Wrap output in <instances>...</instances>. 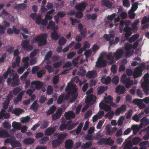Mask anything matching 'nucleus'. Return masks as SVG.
<instances>
[{
    "label": "nucleus",
    "mask_w": 149,
    "mask_h": 149,
    "mask_svg": "<svg viewBox=\"0 0 149 149\" xmlns=\"http://www.w3.org/2000/svg\"><path fill=\"white\" fill-rule=\"evenodd\" d=\"M47 34L42 33L33 38V42L35 43L37 42L38 46L41 47L45 45L47 43Z\"/></svg>",
    "instance_id": "f257e3e1"
},
{
    "label": "nucleus",
    "mask_w": 149,
    "mask_h": 149,
    "mask_svg": "<svg viewBox=\"0 0 149 149\" xmlns=\"http://www.w3.org/2000/svg\"><path fill=\"white\" fill-rule=\"evenodd\" d=\"M144 81L141 84L142 87L143 88V90L146 95L149 94V74L147 73L143 76Z\"/></svg>",
    "instance_id": "f03ea898"
},
{
    "label": "nucleus",
    "mask_w": 149,
    "mask_h": 149,
    "mask_svg": "<svg viewBox=\"0 0 149 149\" xmlns=\"http://www.w3.org/2000/svg\"><path fill=\"white\" fill-rule=\"evenodd\" d=\"M121 81L126 88H129L134 84L133 81L131 79L130 77H127V75L125 74H123L122 75Z\"/></svg>",
    "instance_id": "7ed1b4c3"
},
{
    "label": "nucleus",
    "mask_w": 149,
    "mask_h": 149,
    "mask_svg": "<svg viewBox=\"0 0 149 149\" xmlns=\"http://www.w3.org/2000/svg\"><path fill=\"white\" fill-rule=\"evenodd\" d=\"M7 82L8 85L11 84L13 86H18L20 84L19 77L17 74H14L12 79L10 77L8 78Z\"/></svg>",
    "instance_id": "20e7f679"
},
{
    "label": "nucleus",
    "mask_w": 149,
    "mask_h": 149,
    "mask_svg": "<svg viewBox=\"0 0 149 149\" xmlns=\"http://www.w3.org/2000/svg\"><path fill=\"white\" fill-rule=\"evenodd\" d=\"M96 99V96L93 94L87 95L86 103L89 106H91L95 103Z\"/></svg>",
    "instance_id": "39448f33"
},
{
    "label": "nucleus",
    "mask_w": 149,
    "mask_h": 149,
    "mask_svg": "<svg viewBox=\"0 0 149 149\" xmlns=\"http://www.w3.org/2000/svg\"><path fill=\"white\" fill-rule=\"evenodd\" d=\"M76 87V86L74 84L68 85L65 88V90L68 91V92L72 95L75 94L77 91V88Z\"/></svg>",
    "instance_id": "423d86ee"
},
{
    "label": "nucleus",
    "mask_w": 149,
    "mask_h": 149,
    "mask_svg": "<svg viewBox=\"0 0 149 149\" xmlns=\"http://www.w3.org/2000/svg\"><path fill=\"white\" fill-rule=\"evenodd\" d=\"M125 26L123 29V31L125 32L124 36L126 39L130 36L132 34V28L127 24H125Z\"/></svg>",
    "instance_id": "0eeeda50"
},
{
    "label": "nucleus",
    "mask_w": 149,
    "mask_h": 149,
    "mask_svg": "<svg viewBox=\"0 0 149 149\" xmlns=\"http://www.w3.org/2000/svg\"><path fill=\"white\" fill-rule=\"evenodd\" d=\"M142 68L141 66L137 67L134 72L133 75L134 78H136L141 76L142 75Z\"/></svg>",
    "instance_id": "6e6552de"
},
{
    "label": "nucleus",
    "mask_w": 149,
    "mask_h": 149,
    "mask_svg": "<svg viewBox=\"0 0 149 149\" xmlns=\"http://www.w3.org/2000/svg\"><path fill=\"white\" fill-rule=\"evenodd\" d=\"M88 4L85 2L80 3L75 6V8L77 10L82 12L86 8Z\"/></svg>",
    "instance_id": "1a4fd4ad"
},
{
    "label": "nucleus",
    "mask_w": 149,
    "mask_h": 149,
    "mask_svg": "<svg viewBox=\"0 0 149 149\" xmlns=\"http://www.w3.org/2000/svg\"><path fill=\"white\" fill-rule=\"evenodd\" d=\"M78 29L80 33L83 38L86 37L87 33V29L86 28H83V25L81 23H79L78 25Z\"/></svg>",
    "instance_id": "9d476101"
},
{
    "label": "nucleus",
    "mask_w": 149,
    "mask_h": 149,
    "mask_svg": "<svg viewBox=\"0 0 149 149\" xmlns=\"http://www.w3.org/2000/svg\"><path fill=\"white\" fill-rule=\"evenodd\" d=\"M63 110L62 108L58 109L55 114L52 116V118L53 120H56L59 118L62 114Z\"/></svg>",
    "instance_id": "9b49d317"
},
{
    "label": "nucleus",
    "mask_w": 149,
    "mask_h": 149,
    "mask_svg": "<svg viewBox=\"0 0 149 149\" xmlns=\"http://www.w3.org/2000/svg\"><path fill=\"white\" fill-rule=\"evenodd\" d=\"M124 53L123 49L120 48L118 49L116 52L114 53V56L117 60H118L122 56Z\"/></svg>",
    "instance_id": "f8f14e48"
},
{
    "label": "nucleus",
    "mask_w": 149,
    "mask_h": 149,
    "mask_svg": "<svg viewBox=\"0 0 149 149\" xmlns=\"http://www.w3.org/2000/svg\"><path fill=\"white\" fill-rule=\"evenodd\" d=\"M56 130L55 127H49L47 129L45 132V136H49L52 135L55 132Z\"/></svg>",
    "instance_id": "ddd939ff"
},
{
    "label": "nucleus",
    "mask_w": 149,
    "mask_h": 149,
    "mask_svg": "<svg viewBox=\"0 0 149 149\" xmlns=\"http://www.w3.org/2000/svg\"><path fill=\"white\" fill-rule=\"evenodd\" d=\"M24 93V91H22L19 93L16 98L13 100L14 104L15 105L18 104L19 102L21 101L22 97Z\"/></svg>",
    "instance_id": "4468645a"
},
{
    "label": "nucleus",
    "mask_w": 149,
    "mask_h": 149,
    "mask_svg": "<svg viewBox=\"0 0 149 149\" xmlns=\"http://www.w3.org/2000/svg\"><path fill=\"white\" fill-rule=\"evenodd\" d=\"M95 66L97 68L102 67V52H101L100 57L97 58Z\"/></svg>",
    "instance_id": "2eb2a0df"
},
{
    "label": "nucleus",
    "mask_w": 149,
    "mask_h": 149,
    "mask_svg": "<svg viewBox=\"0 0 149 149\" xmlns=\"http://www.w3.org/2000/svg\"><path fill=\"white\" fill-rule=\"evenodd\" d=\"M65 116L66 119L69 120L71 118H74L75 115L72 111H70L65 113Z\"/></svg>",
    "instance_id": "dca6fc26"
},
{
    "label": "nucleus",
    "mask_w": 149,
    "mask_h": 149,
    "mask_svg": "<svg viewBox=\"0 0 149 149\" xmlns=\"http://www.w3.org/2000/svg\"><path fill=\"white\" fill-rule=\"evenodd\" d=\"M31 85H35V88L37 90L40 89L42 86L43 83L42 82L38 81H35L31 82Z\"/></svg>",
    "instance_id": "f3484780"
},
{
    "label": "nucleus",
    "mask_w": 149,
    "mask_h": 149,
    "mask_svg": "<svg viewBox=\"0 0 149 149\" xmlns=\"http://www.w3.org/2000/svg\"><path fill=\"white\" fill-rule=\"evenodd\" d=\"M114 141L111 137L108 138H103V144L111 146L113 144Z\"/></svg>",
    "instance_id": "a211bd4d"
},
{
    "label": "nucleus",
    "mask_w": 149,
    "mask_h": 149,
    "mask_svg": "<svg viewBox=\"0 0 149 149\" xmlns=\"http://www.w3.org/2000/svg\"><path fill=\"white\" fill-rule=\"evenodd\" d=\"M126 109V107L125 105L124 104L122 105L120 107L118 108L116 111L115 114L116 115H119L121 112H125Z\"/></svg>",
    "instance_id": "6ab92c4d"
},
{
    "label": "nucleus",
    "mask_w": 149,
    "mask_h": 149,
    "mask_svg": "<svg viewBox=\"0 0 149 149\" xmlns=\"http://www.w3.org/2000/svg\"><path fill=\"white\" fill-rule=\"evenodd\" d=\"M24 109L20 108H15L13 109L12 113L17 116H19L22 113L24 112Z\"/></svg>",
    "instance_id": "aec40b11"
},
{
    "label": "nucleus",
    "mask_w": 149,
    "mask_h": 149,
    "mask_svg": "<svg viewBox=\"0 0 149 149\" xmlns=\"http://www.w3.org/2000/svg\"><path fill=\"white\" fill-rule=\"evenodd\" d=\"M10 136V134L6 130H0V138H5L9 137Z\"/></svg>",
    "instance_id": "412c9836"
},
{
    "label": "nucleus",
    "mask_w": 149,
    "mask_h": 149,
    "mask_svg": "<svg viewBox=\"0 0 149 149\" xmlns=\"http://www.w3.org/2000/svg\"><path fill=\"white\" fill-rule=\"evenodd\" d=\"M126 90L124 86H122L120 85L118 86L116 88V91L117 93H119L120 94H123Z\"/></svg>",
    "instance_id": "4be33fe9"
},
{
    "label": "nucleus",
    "mask_w": 149,
    "mask_h": 149,
    "mask_svg": "<svg viewBox=\"0 0 149 149\" xmlns=\"http://www.w3.org/2000/svg\"><path fill=\"white\" fill-rule=\"evenodd\" d=\"M73 143L71 139H68L65 143V148L67 149H71L72 148Z\"/></svg>",
    "instance_id": "5701e85b"
},
{
    "label": "nucleus",
    "mask_w": 149,
    "mask_h": 149,
    "mask_svg": "<svg viewBox=\"0 0 149 149\" xmlns=\"http://www.w3.org/2000/svg\"><path fill=\"white\" fill-rule=\"evenodd\" d=\"M102 116V111H101L93 117V122H96L99 119L101 118Z\"/></svg>",
    "instance_id": "b1692460"
},
{
    "label": "nucleus",
    "mask_w": 149,
    "mask_h": 149,
    "mask_svg": "<svg viewBox=\"0 0 149 149\" xmlns=\"http://www.w3.org/2000/svg\"><path fill=\"white\" fill-rule=\"evenodd\" d=\"M67 135L68 134L66 133L59 134L57 136V139L62 143L64 141V139Z\"/></svg>",
    "instance_id": "393cba45"
},
{
    "label": "nucleus",
    "mask_w": 149,
    "mask_h": 149,
    "mask_svg": "<svg viewBox=\"0 0 149 149\" xmlns=\"http://www.w3.org/2000/svg\"><path fill=\"white\" fill-rule=\"evenodd\" d=\"M96 74V70L89 71L87 72L86 76L91 79L95 77Z\"/></svg>",
    "instance_id": "a878e982"
},
{
    "label": "nucleus",
    "mask_w": 149,
    "mask_h": 149,
    "mask_svg": "<svg viewBox=\"0 0 149 149\" xmlns=\"http://www.w3.org/2000/svg\"><path fill=\"white\" fill-rule=\"evenodd\" d=\"M34 141V139L29 137L24 139L23 142L26 145H30L33 143Z\"/></svg>",
    "instance_id": "bb28decb"
},
{
    "label": "nucleus",
    "mask_w": 149,
    "mask_h": 149,
    "mask_svg": "<svg viewBox=\"0 0 149 149\" xmlns=\"http://www.w3.org/2000/svg\"><path fill=\"white\" fill-rule=\"evenodd\" d=\"M11 145L13 148H15L17 147H21V143L17 141H13L11 143ZM16 149H22L21 147L19 148H17Z\"/></svg>",
    "instance_id": "cd10ccee"
},
{
    "label": "nucleus",
    "mask_w": 149,
    "mask_h": 149,
    "mask_svg": "<svg viewBox=\"0 0 149 149\" xmlns=\"http://www.w3.org/2000/svg\"><path fill=\"white\" fill-rule=\"evenodd\" d=\"M141 122L140 125V126H143L144 125L145 126L149 124V119L146 118V117H143L141 120Z\"/></svg>",
    "instance_id": "c85d7f7f"
},
{
    "label": "nucleus",
    "mask_w": 149,
    "mask_h": 149,
    "mask_svg": "<svg viewBox=\"0 0 149 149\" xmlns=\"http://www.w3.org/2000/svg\"><path fill=\"white\" fill-rule=\"evenodd\" d=\"M39 107L38 104L37 103V101H35L30 107V108L34 111H36Z\"/></svg>",
    "instance_id": "c756f323"
},
{
    "label": "nucleus",
    "mask_w": 149,
    "mask_h": 149,
    "mask_svg": "<svg viewBox=\"0 0 149 149\" xmlns=\"http://www.w3.org/2000/svg\"><path fill=\"white\" fill-rule=\"evenodd\" d=\"M61 143H62L57 139L53 140L52 142V146L54 148H57Z\"/></svg>",
    "instance_id": "7c9ffc66"
},
{
    "label": "nucleus",
    "mask_w": 149,
    "mask_h": 149,
    "mask_svg": "<svg viewBox=\"0 0 149 149\" xmlns=\"http://www.w3.org/2000/svg\"><path fill=\"white\" fill-rule=\"evenodd\" d=\"M79 70L80 71H78L77 73V75L79 76H81L82 77H84L86 72L85 68L83 66L80 67L79 68Z\"/></svg>",
    "instance_id": "2f4dec72"
},
{
    "label": "nucleus",
    "mask_w": 149,
    "mask_h": 149,
    "mask_svg": "<svg viewBox=\"0 0 149 149\" xmlns=\"http://www.w3.org/2000/svg\"><path fill=\"white\" fill-rule=\"evenodd\" d=\"M113 3L110 1L108 0H103V6H104L109 8H111L112 6Z\"/></svg>",
    "instance_id": "473e14b6"
},
{
    "label": "nucleus",
    "mask_w": 149,
    "mask_h": 149,
    "mask_svg": "<svg viewBox=\"0 0 149 149\" xmlns=\"http://www.w3.org/2000/svg\"><path fill=\"white\" fill-rule=\"evenodd\" d=\"M124 47L126 51H129L133 48V46L132 44H130L129 42H127L124 44Z\"/></svg>",
    "instance_id": "72a5a7b5"
},
{
    "label": "nucleus",
    "mask_w": 149,
    "mask_h": 149,
    "mask_svg": "<svg viewBox=\"0 0 149 149\" xmlns=\"http://www.w3.org/2000/svg\"><path fill=\"white\" fill-rule=\"evenodd\" d=\"M113 98L110 95H108V96H104V97L103 102H104L106 103L109 104L111 101H113Z\"/></svg>",
    "instance_id": "f704fd0d"
},
{
    "label": "nucleus",
    "mask_w": 149,
    "mask_h": 149,
    "mask_svg": "<svg viewBox=\"0 0 149 149\" xmlns=\"http://www.w3.org/2000/svg\"><path fill=\"white\" fill-rule=\"evenodd\" d=\"M139 37V35L138 34H136L133 35L128 40L130 42H133L136 40Z\"/></svg>",
    "instance_id": "c9c22d12"
},
{
    "label": "nucleus",
    "mask_w": 149,
    "mask_h": 149,
    "mask_svg": "<svg viewBox=\"0 0 149 149\" xmlns=\"http://www.w3.org/2000/svg\"><path fill=\"white\" fill-rule=\"evenodd\" d=\"M51 36L52 39L54 40H56L59 38V35L57 31H53L51 33Z\"/></svg>",
    "instance_id": "e433bc0d"
},
{
    "label": "nucleus",
    "mask_w": 149,
    "mask_h": 149,
    "mask_svg": "<svg viewBox=\"0 0 149 149\" xmlns=\"http://www.w3.org/2000/svg\"><path fill=\"white\" fill-rule=\"evenodd\" d=\"M11 74V68L10 67H9L7 70L3 74V76L4 77V78L5 79H6L7 78L8 74L9 75V76L10 77H11V75H10Z\"/></svg>",
    "instance_id": "4c0bfd02"
},
{
    "label": "nucleus",
    "mask_w": 149,
    "mask_h": 149,
    "mask_svg": "<svg viewBox=\"0 0 149 149\" xmlns=\"http://www.w3.org/2000/svg\"><path fill=\"white\" fill-rule=\"evenodd\" d=\"M86 17L88 20L91 19L93 20H94L97 18V15L95 14H87Z\"/></svg>",
    "instance_id": "58836bf2"
},
{
    "label": "nucleus",
    "mask_w": 149,
    "mask_h": 149,
    "mask_svg": "<svg viewBox=\"0 0 149 149\" xmlns=\"http://www.w3.org/2000/svg\"><path fill=\"white\" fill-rule=\"evenodd\" d=\"M56 107L54 106H52L47 111V115H50L53 113L56 110Z\"/></svg>",
    "instance_id": "ea45409f"
},
{
    "label": "nucleus",
    "mask_w": 149,
    "mask_h": 149,
    "mask_svg": "<svg viewBox=\"0 0 149 149\" xmlns=\"http://www.w3.org/2000/svg\"><path fill=\"white\" fill-rule=\"evenodd\" d=\"M83 125V123H81L79 124L77 128L76 129L74 130L76 135H78L79 134Z\"/></svg>",
    "instance_id": "a19ab883"
},
{
    "label": "nucleus",
    "mask_w": 149,
    "mask_h": 149,
    "mask_svg": "<svg viewBox=\"0 0 149 149\" xmlns=\"http://www.w3.org/2000/svg\"><path fill=\"white\" fill-rule=\"evenodd\" d=\"M29 43V42L28 40H23L22 42L21 46L23 49H25L27 47Z\"/></svg>",
    "instance_id": "79ce46f5"
},
{
    "label": "nucleus",
    "mask_w": 149,
    "mask_h": 149,
    "mask_svg": "<svg viewBox=\"0 0 149 149\" xmlns=\"http://www.w3.org/2000/svg\"><path fill=\"white\" fill-rule=\"evenodd\" d=\"M46 70L45 69L40 70L37 73V76L38 77L41 78L43 76V75L46 73Z\"/></svg>",
    "instance_id": "37998d69"
},
{
    "label": "nucleus",
    "mask_w": 149,
    "mask_h": 149,
    "mask_svg": "<svg viewBox=\"0 0 149 149\" xmlns=\"http://www.w3.org/2000/svg\"><path fill=\"white\" fill-rule=\"evenodd\" d=\"M12 126L13 128L17 129L19 130H20L21 128V126L19 123L15 121L12 123Z\"/></svg>",
    "instance_id": "c03bdc74"
},
{
    "label": "nucleus",
    "mask_w": 149,
    "mask_h": 149,
    "mask_svg": "<svg viewBox=\"0 0 149 149\" xmlns=\"http://www.w3.org/2000/svg\"><path fill=\"white\" fill-rule=\"evenodd\" d=\"M142 100L141 99L137 98L134 99L133 100L132 103L134 104L137 105L138 106L140 104L143 103Z\"/></svg>",
    "instance_id": "a18cd8bd"
},
{
    "label": "nucleus",
    "mask_w": 149,
    "mask_h": 149,
    "mask_svg": "<svg viewBox=\"0 0 149 149\" xmlns=\"http://www.w3.org/2000/svg\"><path fill=\"white\" fill-rule=\"evenodd\" d=\"M138 7V3L136 2L132 4L131 9L129 10V12H131V11H135L137 10Z\"/></svg>",
    "instance_id": "49530a36"
},
{
    "label": "nucleus",
    "mask_w": 149,
    "mask_h": 149,
    "mask_svg": "<svg viewBox=\"0 0 149 149\" xmlns=\"http://www.w3.org/2000/svg\"><path fill=\"white\" fill-rule=\"evenodd\" d=\"M49 140V137L47 136H44L40 139L39 142L40 144H44L46 142Z\"/></svg>",
    "instance_id": "de8ad7c7"
},
{
    "label": "nucleus",
    "mask_w": 149,
    "mask_h": 149,
    "mask_svg": "<svg viewBox=\"0 0 149 149\" xmlns=\"http://www.w3.org/2000/svg\"><path fill=\"white\" fill-rule=\"evenodd\" d=\"M66 42V40L64 37H62L59 40L58 43L61 46H63L65 44Z\"/></svg>",
    "instance_id": "09e8293b"
},
{
    "label": "nucleus",
    "mask_w": 149,
    "mask_h": 149,
    "mask_svg": "<svg viewBox=\"0 0 149 149\" xmlns=\"http://www.w3.org/2000/svg\"><path fill=\"white\" fill-rule=\"evenodd\" d=\"M36 23L38 25H40L41 24L42 20V16L40 15H39L37 16L35 19Z\"/></svg>",
    "instance_id": "8fccbe9b"
},
{
    "label": "nucleus",
    "mask_w": 149,
    "mask_h": 149,
    "mask_svg": "<svg viewBox=\"0 0 149 149\" xmlns=\"http://www.w3.org/2000/svg\"><path fill=\"white\" fill-rule=\"evenodd\" d=\"M141 141V139L139 137L133 138L132 139V142L134 145L138 144Z\"/></svg>",
    "instance_id": "3c124183"
},
{
    "label": "nucleus",
    "mask_w": 149,
    "mask_h": 149,
    "mask_svg": "<svg viewBox=\"0 0 149 149\" xmlns=\"http://www.w3.org/2000/svg\"><path fill=\"white\" fill-rule=\"evenodd\" d=\"M132 129L133 130V134L136 135L139 131L136 125H133L132 126Z\"/></svg>",
    "instance_id": "603ef678"
},
{
    "label": "nucleus",
    "mask_w": 149,
    "mask_h": 149,
    "mask_svg": "<svg viewBox=\"0 0 149 149\" xmlns=\"http://www.w3.org/2000/svg\"><path fill=\"white\" fill-rule=\"evenodd\" d=\"M133 146L132 142L130 141L127 142L124 146V149H131Z\"/></svg>",
    "instance_id": "864d4df0"
},
{
    "label": "nucleus",
    "mask_w": 149,
    "mask_h": 149,
    "mask_svg": "<svg viewBox=\"0 0 149 149\" xmlns=\"http://www.w3.org/2000/svg\"><path fill=\"white\" fill-rule=\"evenodd\" d=\"M47 93L48 95H51L53 93V88L50 85L47 87Z\"/></svg>",
    "instance_id": "5fc2aeb1"
},
{
    "label": "nucleus",
    "mask_w": 149,
    "mask_h": 149,
    "mask_svg": "<svg viewBox=\"0 0 149 149\" xmlns=\"http://www.w3.org/2000/svg\"><path fill=\"white\" fill-rule=\"evenodd\" d=\"M84 45L82 47L83 51H85L87 48H89L90 47V44L88 41H84Z\"/></svg>",
    "instance_id": "6e6d98bb"
},
{
    "label": "nucleus",
    "mask_w": 149,
    "mask_h": 149,
    "mask_svg": "<svg viewBox=\"0 0 149 149\" xmlns=\"http://www.w3.org/2000/svg\"><path fill=\"white\" fill-rule=\"evenodd\" d=\"M44 68L48 70L49 73H51L54 71L53 68L50 65H46L44 67Z\"/></svg>",
    "instance_id": "4d7b16f0"
},
{
    "label": "nucleus",
    "mask_w": 149,
    "mask_h": 149,
    "mask_svg": "<svg viewBox=\"0 0 149 149\" xmlns=\"http://www.w3.org/2000/svg\"><path fill=\"white\" fill-rule=\"evenodd\" d=\"M52 54V52L51 50L49 51L46 55L45 57V60L48 61L51 58Z\"/></svg>",
    "instance_id": "13d9d810"
},
{
    "label": "nucleus",
    "mask_w": 149,
    "mask_h": 149,
    "mask_svg": "<svg viewBox=\"0 0 149 149\" xmlns=\"http://www.w3.org/2000/svg\"><path fill=\"white\" fill-rule=\"evenodd\" d=\"M116 127H113L112 130L106 131V134L107 135H112L117 130Z\"/></svg>",
    "instance_id": "bf43d9fd"
},
{
    "label": "nucleus",
    "mask_w": 149,
    "mask_h": 149,
    "mask_svg": "<svg viewBox=\"0 0 149 149\" xmlns=\"http://www.w3.org/2000/svg\"><path fill=\"white\" fill-rule=\"evenodd\" d=\"M64 97V95H60L57 100V103L59 104H61L63 100Z\"/></svg>",
    "instance_id": "052dcab7"
},
{
    "label": "nucleus",
    "mask_w": 149,
    "mask_h": 149,
    "mask_svg": "<svg viewBox=\"0 0 149 149\" xmlns=\"http://www.w3.org/2000/svg\"><path fill=\"white\" fill-rule=\"evenodd\" d=\"M119 81V77L117 76H115L113 78L112 82L113 84L117 85Z\"/></svg>",
    "instance_id": "680f3d73"
},
{
    "label": "nucleus",
    "mask_w": 149,
    "mask_h": 149,
    "mask_svg": "<svg viewBox=\"0 0 149 149\" xmlns=\"http://www.w3.org/2000/svg\"><path fill=\"white\" fill-rule=\"evenodd\" d=\"M111 109V106L106 105L103 103V110L107 112L110 110Z\"/></svg>",
    "instance_id": "e2e57ef3"
},
{
    "label": "nucleus",
    "mask_w": 149,
    "mask_h": 149,
    "mask_svg": "<svg viewBox=\"0 0 149 149\" xmlns=\"http://www.w3.org/2000/svg\"><path fill=\"white\" fill-rule=\"evenodd\" d=\"M134 12L131 11V12H129V10L128 11V13L129 15V17L131 19H133L134 18L136 15V14L134 13Z\"/></svg>",
    "instance_id": "0e129e2a"
},
{
    "label": "nucleus",
    "mask_w": 149,
    "mask_h": 149,
    "mask_svg": "<svg viewBox=\"0 0 149 149\" xmlns=\"http://www.w3.org/2000/svg\"><path fill=\"white\" fill-rule=\"evenodd\" d=\"M21 88L19 87H17L14 88L13 90V93L15 95H16L21 91Z\"/></svg>",
    "instance_id": "69168bd1"
},
{
    "label": "nucleus",
    "mask_w": 149,
    "mask_h": 149,
    "mask_svg": "<svg viewBox=\"0 0 149 149\" xmlns=\"http://www.w3.org/2000/svg\"><path fill=\"white\" fill-rule=\"evenodd\" d=\"M3 127L5 128L9 129L11 127V124L5 121L3 124Z\"/></svg>",
    "instance_id": "338daca9"
},
{
    "label": "nucleus",
    "mask_w": 149,
    "mask_h": 149,
    "mask_svg": "<svg viewBox=\"0 0 149 149\" xmlns=\"http://www.w3.org/2000/svg\"><path fill=\"white\" fill-rule=\"evenodd\" d=\"M78 124V122L71 124L68 127V130H70L73 129Z\"/></svg>",
    "instance_id": "774afa93"
}]
</instances>
